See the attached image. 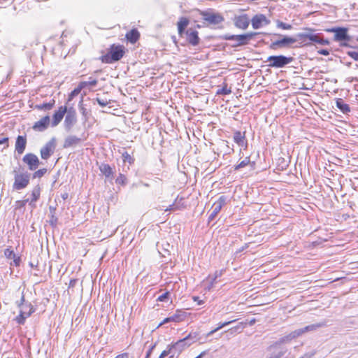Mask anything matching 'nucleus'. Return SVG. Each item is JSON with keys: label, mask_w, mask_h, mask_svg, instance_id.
I'll return each mask as SVG.
<instances>
[{"label": "nucleus", "mask_w": 358, "mask_h": 358, "mask_svg": "<svg viewBox=\"0 0 358 358\" xmlns=\"http://www.w3.org/2000/svg\"><path fill=\"white\" fill-rule=\"evenodd\" d=\"M140 36L141 34L138 29L134 28L131 29L129 31L127 32L125 38L129 42L134 44L139 40Z\"/></svg>", "instance_id": "nucleus-23"}, {"label": "nucleus", "mask_w": 358, "mask_h": 358, "mask_svg": "<svg viewBox=\"0 0 358 358\" xmlns=\"http://www.w3.org/2000/svg\"><path fill=\"white\" fill-rule=\"evenodd\" d=\"M192 337V335L191 334H189L185 338H182V339H180L178 340V341L172 343L171 345V347H170V349L169 350H164L162 352V353L160 354V357H162V358H164L166 356H167L169 352H170V350L172 349V348H176L178 346H180L181 348V350H183L185 349V348L188 347L190 345V344H187L185 343V341L190 338Z\"/></svg>", "instance_id": "nucleus-20"}, {"label": "nucleus", "mask_w": 358, "mask_h": 358, "mask_svg": "<svg viewBox=\"0 0 358 358\" xmlns=\"http://www.w3.org/2000/svg\"><path fill=\"white\" fill-rule=\"evenodd\" d=\"M192 300L194 302H196L198 305H202L204 303V301L203 300L200 299V297L197 296H194L192 297Z\"/></svg>", "instance_id": "nucleus-44"}, {"label": "nucleus", "mask_w": 358, "mask_h": 358, "mask_svg": "<svg viewBox=\"0 0 358 358\" xmlns=\"http://www.w3.org/2000/svg\"><path fill=\"white\" fill-rule=\"evenodd\" d=\"M85 88V83H79L77 87H76L69 94V101H71L76 96L80 94L81 90Z\"/></svg>", "instance_id": "nucleus-29"}, {"label": "nucleus", "mask_w": 358, "mask_h": 358, "mask_svg": "<svg viewBox=\"0 0 358 358\" xmlns=\"http://www.w3.org/2000/svg\"><path fill=\"white\" fill-rule=\"evenodd\" d=\"M293 61L292 57H285L284 55L270 56L267 58L268 62V66L271 68H282L290 64Z\"/></svg>", "instance_id": "nucleus-4"}, {"label": "nucleus", "mask_w": 358, "mask_h": 358, "mask_svg": "<svg viewBox=\"0 0 358 358\" xmlns=\"http://www.w3.org/2000/svg\"><path fill=\"white\" fill-rule=\"evenodd\" d=\"M339 279H340V278H336L335 280H333V282H334V281H337V280H338Z\"/></svg>", "instance_id": "nucleus-52"}, {"label": "nucleus", "mask_w": 358, "mask_h": 358, "mask_svg": "<svg viewBox=\"0 0 358 358\" xmlns=\"http://www.w3.org/2000/svg\"><path fill=\"white\" fill-rule=\"evenodd\" d=\"M199 13L203 19L210 24H217L224 20L223 17L220 13L211 10L199 11Z\"/></svg>", "instance_id": "nucleus-10"}, {"label": "nucleus", "mask_w": 358, "mask_h": 358, "mask_svg": "<svg viewBox=\"0 0 358 358\" xmlns=\"http://www.w3.org/2000/svg\"><path fill=\"white\" fill-rule=\"evenodd\" d=\"M296 41V39L295 38L285 36L282 38L271 43L270 48L273 50H275L277 48L289 47L294 44Z\"/></svg>", "instance_id": "nucleus-15"}, {"label": "nucleus", "mask_w": 358, "mask_h": 358, "mask_svg": "<svg viewBox=\"0 0 358 358\" xmlns=\"http://www.w3.org/2000/svg\"><path fill=\"white\" fill-rule=\"evenodd\" d=\"M170 296V293L169 291L166 292L165 293L162 294V295L159 296L157 299V301L163 302L166 301V299H169Z\"/></svg>", "instance_id": "nucleus-41"}, {"label": "nucleus", "mask_w": 358, "mask_h": 358, "mask_svg": "<svg viewBox=\"0 0 358 358\" xmlns=\"http://www.w3.org/2000/svg\"><path fill=\"white\" fill-rule=\"evenodd\" d=\"M235 321H236V320H231V321H228V322H222V323H220V324H218V326H217L215 329H214L211 330V331L208 334V336H209V335H212L213 334L215 333L216 331H218V330H220V329H222V328H223V327H226V326H227V325L230 324L231 323H232V322H235Z\"/></svg>", "instance_id": "nucleus-33"}, {"label": "nucleus", "mask_w": 358, "mask_h": 358, "mask_svg": "<svg viewBox=\"0 0 358 358\" xmlns=\"http://www.w3.org/2000/svg\"><path fill=\"white\" fill-rule=\"evenodd\" d=\"M76 279H71L69 283L70 286H73L76 284Z\"/></svg>", "instance_id": "nucleus-49"}, {"label": "nucleus", "mask_w": 358, "mask_h": 358, "mask_svg": "<svg viewBox=\"0 0 358 358\" xmlns=\"http://www.w3.org/2000/svg\"><path fill=\"white\" fill-rule=\"evenodd\" d=\"M2 144H5L6 148L9 146V138L8 136H3L0 138V145Z\"/></svg>", "instance_id": "nucleus-42"}, {"label": "nucleus", "mask_w": 358, "mask_h": 358, "mask_svg": "<svg viewBox=\"0 0 358 358\" xmlns=\"http://www.w3.org/2000/svg\"><path fill=\"white\" fill-rule=\"evenodd\" d=\"M129 354L128 352H123L117 355L115 358H129Z\"/></svg>", "instance_id": "nucleus-45"}, {"label": "nucleus", "mask_w": 358, "mask_h": 358, "mask_svg": "<svg viewBox=\"0 0 358 358\" xmlns=\"http://www.w3.org/2000/svg\"><path fill=\"white\" fill-rule=\"evenodd\" d=\"M231 92V90L227 89V87H223V88L222 89L221 92H220V93H221V94H225V95H227V94H229Z\"/></svg>", "instance_id": "nucleus-46"}, {"label": "nucleus", "mask_w": 358, "mask_h": 358, "mask_svg": "<svg viewBox=\"0 0 358 358\" xmlns=\"http://www.w3.org/2000/svg\"><path fill=\"white\" fill-rule=\"evenodd\" d=\"M189 315V313L181 310V309H177L175 312V313L169 317L164 318L162 322L159 323L158 327H160L166 323L172 322L175 323H179L181 322L185 321L187 316Z\"/></svg>", "instance_id": "nucleus-9"}, {"label": "nucleus", "mask_w": 358, "mask_h": 358, "mask_svg": "<svg viewBox=\"0 0 358 358\" xmlns=\"http://www.w3.org/2000/svg\"><path fill=\"white\" fill-rule=\"evenodd\" d=\"M155 345H152L150 347V348L148 350V352L146 353L145 358H150V357L151 354H152V350L155 348Z\"/></svg>", "instance_id": "nucleus-47"}, {"label": "nucleus", "mask_w": 358, "mask_h": 358, "mask_svg": "<svg viewBox=\"0 0 358 358\" xmlns=\"http://www.w3.org/2000/svg\"><path fill=\"white\" fill-rule=\"evenodd\" d=\"M56 147L55 140L51 139L47 142L40 150L41 157L48 159L54 153Z\"/></svg>", "instance_id": "nucleus-12"}, {"label": "nucleus", "mask_w": 358, "mask_h": 358, "mask_svg": "<svg viewBox=\"0 0 358 358\" xmlns=\"http://www.w3.org/2000/svg\"><path fill=\"white\" fill-rule=\"evenodd\" d=\"M187 196L183 195H178L174 199L172 204L165 209V211L174 212L177 210H183L187 208Z\"/></svg>", "instance_id": "nucleus-6"}, {"label": "nucleus", "mask_w": 358, "mask_h": 358, "mask_svg": "<svg viewBox=\"0 0 358 358\" xmlns=\"http://www.w3.org/2000/svg\"><path fill=\"white\" fill-rule=\"evenodd\" d=\"M317 327V325L312 324V325L306 326L303 329H298V330L294 331V333H293L294 334V336H301V334H303V333H305L306 331H312V330L315 329V328Z\"/></svg>", "instance_id": "nucleus-28"}, {"label": "nucleus", "mask_w": 358, "mask_h": 358, "mask_svg": "<svg viewBox=\"0 0 358 358\" xmlns=\"http://www.w3.org/2000/svg\"><path fill=\"white\" fill-rule=\"evenodd\" d=\"M98 103L101 106H105L106 105V103L101 101L99 99H98Z\"/></svg>", "instance_id": "nucleus-50"}, {"label": "nucleus", "mask_w": 358, "mask_h": 358, "mask_svg": "<svg viewBox=\"0 0 358 358\" xmlns=\"http://www.w3.org/2000/svg\"><path fill=\"white\" fill-rule=\"evenodd\" d=\"M171 358H172V357H171Z\"/></svg>", "instance_id": "nucleus-54"}, {"label": "nucleus", "mask_w": 358, "mask_h": 358, "mask_svg": "<svg viewBox=\"0 0 358 358\" xmlns=\"http://www.w3.org/2000/svg\"><path fill=\"white\" fill-rule=\"evenodd\" d=\"M29 183V176L27 173H17L15 175L13 188L20 190L26 188Z\"/></svg>", "instance_id": "nucleus-8"}, {"label": "nucleus", "mask_w": 358, "mask_h": 358, "mask_svg": "<svg viewBox=\"0 0 358 358\" xmlns=\"http://www.w3.org/2000/svg\"><path fill=\"white\" fill-rule=\"evenodd\" d=\"M189 24V20L187 17H180L177 22L178 33L180 37H183L185 36V39L188 43L193 46H196L200 43L199 32L193 29H189L186 30V28Z\"/></svg>", "instance_id": "nucleus-1"}, {"label": "nucleus", "mask_w": 358, "mask_h": 358, "mask_svg": "<svg viewBox=\"0 0 358 358\" xmlns=\"http://www.w3.org/2000/svg\"><path fill=\"white\" fill-rule=\"evenodd\" d=\"M66 113L64 124L66 128L70 129L77 121L76 111L73 108H71Z\"/></svg>", "instance_id": "nucleus-21"}, {"label": "nucleus", "mask_w": 358, "mask_h": 358, "mask_svg": "<svg viewBox=\"0 0 358 358\" xmlns=\"http://www.w3.org/2000/svg\"><path fill=\"white\" fill-rule=\"evenodd\" d=\"M227 203V197L224 196H221L219 197V199L213 203V210L210 215L208 217V222H211L213 220L215 217L217 215V214L220 212L222 207L226 204Z\"/></svg>", "instance_id": "nucleus-16"}, {"label": "nucleus", "mask_w": 358, "mask_h": 358, "mask_svg": "<svg viewBox=\"0 0 358 358\" xmlns=\"http://www.w3.org/2000/svg\"><path fill=\"white\" fill-rule=\"evenodd\" d=\"M245 133H241L240 131H236L234 135V141L238 145L243 146L245 144Z\"/></svg>", "instance_id": "nucleus-27"}, {"label": "nucleus", "mask_w": 358, "mask_h": 358, "mask_svg": "<svg viewBox=\"0 0 358 358\" xmlns=\"http://www.w3.org/2000/svg\"><path fill=\"white\" fill-rule=\"evenodd\" d=\"M22 161L27 165L28 169L31 171L36 170L40 164L38 157L33 153H27L24 155Z\"/></svg>", "instance_id": "nucleus-14"}, {"label": "nucleus", "mask_w": 358, "mask_h": 358, "mask_svg": "<svg viewBox=\"0 0 358 358\" xmlns=\"http://www.w3.org/2000/svg\"><path fill=\"white\" fill-rule=\"evenodd\" d=\"M122 156L124 162H128L129 164H133L134 163L135 159L127 152H123Z\"/></svg>", "instance_id": "nucleus-34"}, {"label": "nucleus", "mask_w": 358, "mask_h": 358, "mask_svg": "<svg viewBox=\"0 0 358 358\" xmlns=\"http://www.w3.org/2000/svg\"><path fill=\"white\" fill-rule=\"evenodd\" d=\"M4 255L8 258V259H11V258H15V255L13 252V250L10 248H6L5 250H4Z\"/></svg>", "instance_id": "nucleus-40"}, {"label": "nucleus", "mask_w": 358, "mask_h": 358, "mask_svg": "<svg viewBox=\"0 0 358 358\" xmlns=\"http://www.w3.org/2000/svg\"><path fill=\"white\" fill-rule=\"evenodd\" d=\"M7 0H0V3L6 2Z\"/></svg>", "instance_id": "nucleus-51"}, {"label": "nucleus", "mask_w": 358, "mask_h": 358, "mask_svg": "<svg viewBox=\"0 0 358 358\" xmlns=\"http://www.w3.org/2000/svg\"><path fill=\"white\" fill-rule=\"evenodd\" d=\"M276 25L278 28L283 30H290L292 29V26L290 24L285 23L281 21H277Z\"/></svg>", "instance_id": "nucleus-35"}, {"label": "nucleus", "mask_w": 358, "mask_h": 358, "mask_svg": "<svg viewBox=\"0 0 358 358\" xmlns=\"http://www.w3.org/2000/svg\"><path fill=\"white\" fill-rule=\"evenodd\" d=\"M80 141V139L76 136L68 138L65 141V146H71L73 144H76Z\"/></svg>", "instance_id": "nucleus-36"}, {"label": "nucleus", "mask_w": 358, "mask_h": 358, "mask_svg": "<svg viewBox=\"0 0 358 358\" xmlns=\"http://www.w3.org/2000/svg\"><path fill=\"white\" fill-rule=\"evenodd\" d=\"M233 22L236 27L242 30H245L249 27L251 20L248 14L244 13L235 15L233 19Z\"/></svg>", "instance_id": "nucleus-13"}, {"label": "nucleus", "mask_w": 358, "mask_h": 358, "mask_svg": "<svg viewBox=\"0 0 358 358\" xmlns=\"http://www.w3.org/2000/svg\"><path fill=\"white\" fill-rule=\"evenodd\" d=\"M196 27H197V28H201V25L197 24V25H196Z\"/></svg>", "instance_id": "nucleus-53"}, {"label": "nucleus", "mask_w": 358, "mask_h": 358, "mask_svg": "<svg viewBox=\"0 0 358 358\" xmlns=\"http://www.w3.org/2000/svg\"><path fill=\"white\" fill-rule=\"evenodd\" d=\"M99 169L106 178H108L113 176V169L108 164L103 163L99 166Z\"/></svg>", "instance_id": "nucleus-25"}, {"label": "nucleus", "mask_w": 358, "mask_h": 358, "mask_svg": "<svg viewBox=\"0 0 358 358\" xmlns=\"http://www.w3.org/2000/svg\"><path fill=\"white\" fill-rule=\"evenodd\" d=\"M270 20L264 14L258 13L251 18L252 27L254 29H258L268 25Z\"/></svg>", "instance_id": "nucleus-11"}, {"label": "nucleus", "mask_w": 358, "mask_h": 358, "mask_svg": "<svg viewBox=\"0 0 358 358\" xmlns=\"http://www.w3.org/2000/svg\"><path fill=\"white\" fill-rule=\"evenodd\" d=\"M47 169H41L37 171H36L34 173V178H41L45 175L46 173Z\"/></svg>", "instance_id": "nucleus-39"}, {"label": "nucleus", "mask_w": 358, "mask_h": 358, "mask_svg": "<svg viewBox=\"0 0 358 358\" xmlns=\"http://www.w3.org/2000/svg\"><path fill=\"white\" fill-rule=\"evenodd\" d=\"M50 124V117L49 115L42 117L39 120L34 122L32 129L35 131L42 132L46 130Z\"/></svg>", "instance_id": "nucleus-18"}, {"label": "nucleus", "mask_w": 358, "mask_h": 358, "mask_svg": "<svg viewBox=\"0 0 358 358\" xmlns=\"http://www.w3.org/2000/svg\"><path fill=\"white\" fill-rule=\"evenodd\" d=\"M29 201V199L25 200H18L15 202V209H21L23 208L26 203Z\"/></svg>", "instance_id": "nucleus-38"}, {"label": "nucleus", "mask_w": 358, "mask_h": 358, "mask_svg": "<svg viewBox=\"0 0 358 358\" xmlns=\"http://www.w3.org/2000/svg\"><path fill=\"white\" fill-rule=\"evenodd\" d=\"M257 33L256 32H249L240 35H230L225 36V39L229 41H236V45H245L249 43L250 41L252 39Z\"/></svg>", "instance_id": "nucleus-7"}, {"label": "nucleus", "mask_w": 358, "mask_h": 358, "mask_svg": "<svg viewBox=\"0 0 358 358\" xmlns=\"http://www.w3.org/2000/svg\"><path fill=\"white\" fill-rule=\"evenodd\" d=\"M24 298L22 296V303L20 306H22V308L20 311L19 315L15 317V320L19 324H24L26 320V318L29 317L35 311V308L31 303H24Z\"/></svg>", "instance_id": "nucleus-3"}, {"label": "nucleus", "mask_w": 358, "mask_h": 358, "mask_svg": "<svg viewBox=\"0 0 358 358\" xmlns=\"http://www.w3.org/2000/svg\"><path fill=\"white\" fill-rule=\"evenodd\" d=\"M27 140L26 136H18L15 143V150L18 155H22L27 146Z\"/></svg>", "instance_id": "nucleus-22"}, {"label": "nucleus", "mask_w": 358, "mask_h": 358, "mask_svg": "<svg viewBox=\"0 0 358 358\" xmlns=\"http://www.w3.org/2000/svg\"><path fill=\"white\" fill-rule=\"evenodd\" d=\"M348 55L352 58L353 59H355V61H358V52H356V51H350V52H348Z\"/></svg>", "instance_id": "nucleus-43"}, {"label": "nucleus", "mask_w": 358, "mask_h": 358, "mask_svg": "<svg viewBox=\"0 0 358 358\" xmlns=\"http://www.w3.org/2000/svg\"><path fill=\"white\" fill-rule=\"evenodd\" d=\"M98 81L95 78H90L88 81H82L80 83H85V88L87 87H94L96 86Z\"/></svg>", "instance_id": "nucleus-37"}, {"label": "nucleus", "mask_w": 358, "mask_h": 358, "mask_svg": "<svg viewBox=\"0 0 358 358\" xmlns=\"http://www.w3.org/2000/svg\"><path fill=\"white\" fill-rule=\"evenodd\" d=\"M127 181L126 176L123 173H119L115 179V183L120 185H125Z\"/></svg>", "instance_id": "nucleus-31"}, {"label": "nucleus", "mask_w": 358, "mask_h": 358, "mask_svg": "<svg viewBox=\"0 0 358 358\" xmlns=\"http://www.w3.org/2000/svg\"><path fill=\"white\" fill-rule=\"evenodd\" d=\"M41 189L39 187H36L31 192L32 198L30 201V203L36 202L40 197Z\"/></svg>", "instance_id": "nucleus-30"}, {"label": "nucleus", "mask_w": 358, "mask_h": 358, "mask_svg": "<svg viewBox=\"0 0 358 358\" xmlns=\"http://www.w3.org/2000/svg\"><path fill=\"white\" fill-rule=\"evenodd\" d=\"M126 48L121 44H112L106 53L100 57V60L104 64H112L120 61L125 55Z\"/></svg>", "instance_id": "nucleus-2"}, {"label": "nucleus", "mask_w": 358, "mask_h": 358, "mask_svg": "<svg viewBox=\"0 0 358 358\" xmlns=\"http://www.w3.org/2000/svg\"><path fill=\"white\" fill-rule=\"evenodd\" d=\"M329 32L334 33V39L336 41H348L349 37L348 36V29L344 27H334L327 29Z\"/></svg>", "instance_id": "nucleus-17"}, {"label": "nucleus", "mask_w": 358, "mask_h": 358, "mask_svg": "<svg viewBox=\"0 0 358 358\" xmlns=\"http://www.w3.org/2000/svg\"><path fill=\"white\" fill-rule=\"evenodd\" d=\"M318 53L320 55H324V56H327V55H329V50H325V49H322V50H318Z\"/></svg>", "instance_id": "nucleus-48"}, {"label": "nucleus", "mask_w": 358, "mask_h": 358, "mask_svg": "<svg viewBox=\"0 0 358 358\" xmlns=\"http://www.w3.org/2000/svg\"><path fill=\"white\" fill-rule=\"evenodd\" d=\"M55 105V100L52 99L48 103H43L41 104L35 105L34 108L39 111H49L54 108Z\"/></svg>", "instance_id": "nucleus-24"}, {"label": "nucleus", "mask_w": 358, "mask_h": 358, "mask_svg": "<svg viewBox=\"0 0 358 358\" xmlns=\"http://www.w3.org/2000/svg\"><path fill=\"white\" fill-rule=\"evenodd\" d=\"M250 163V157H246L243 161H241L238 164L234 166V170L237 171L240 169L244 168L248 166Z\"/></svg>", "instance_id": "nucleus-32"}, {"label": "nucleus", "mask_w": 358, "mask_h": 358, "mask_svg": "<svg viewBox=\"0 0 358 358\" xmlns=\"http://www.w3.org/2000/svg\"><path fill=\"white\" fill-rule=\"evenodd\" d=\"M336 104L338 108L344 114H347L350 112V108L349 105L344 102L341 98L336 99Z\"/></svg>", "instance_id": "nucleus-26"}, {"label": "nucleus", "mask_w": 358, "mask_h": 358, "mask_svg": "<svg viewBox=\"0 0 358 358\" xmlns=\"http://www.w3.org/2000/svg\"><path fill=\"white\" fill-rule=\"evenodd\" d=\"M67 112V108L64 106H61L56 110L52 115V120L51 122L52 127L57 126L64 118L65 113Z\"/></svg>", "instance_id": "nucleus-19"}, {"label": "nucleus", "mask_w": 358, "mask_h": 358, "mask_svg": "<svg viewBox=\"0 0 358 358\" xmlns=\"http://www.w3.org/2000/svg\"><path fill=\"white\" fill-rule=\"evenodd\" d=\"M297 36L304 45H310L311 42H315L323 45H329V43L327 39L321 38L319 34H299Z\"/></svg>", "instance_id": "nucleus-5"}]
</instances>
